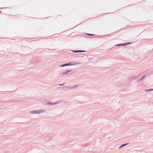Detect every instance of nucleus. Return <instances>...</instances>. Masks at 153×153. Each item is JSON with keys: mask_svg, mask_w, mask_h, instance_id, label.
<instances>
[{"mask_svg": "<svg viewBox=\"0 0 153 153\" xmlns=\"http://www.w3.org/2000/svg\"><path fill=\"white\" fill-rule=\"evenodd\" d=\"M153 91V88H151L149 89H146L145 90V91L147 92H149V91Z\"/></svg>", "mask_w": 153, "mask_h": 153, "instance_id": "nucleus-10", "label": "nucleus"}, {"mask_svg": "<svg viewBox=\"0 0 153 153\" xmlns=\"http://www.w3.org/2000/svg\"><path fill=\"white\" fill-rule=\"evenodd\" d=\"M1 13V11H0V13Z\"/></svg>", "mask_w": 153, "mask_h": 153, "instance_id": "nucleus-15", "label": "nucleus"}, {"mask_svg": "<svg viewBox=\"0 0 153 153\" xmlns=\"http://www.w3.org/2000/svg\"><path fill=\"white\" fill-rule=\"evenodd\" d=\"M6 153H11L9 151H6Z\"/></svg>", "mask_w": 153, "mask_h": 153, "instance_id": "nucleus-11", "label": "nucleus"}, {"mask_svg": "<svg viewBox=\"0 0 153 153\" xmlns=\"http://www.w3.org/2000/svg\"><path fill=\"white\" fill-rule=\"evenodd\" d=\"M46 110L45 109H42L38 110V114H40L45 112Z\"/></svg>", "mask_w": 153, "mask_h": 153, "instance_id": "nucleus-2", "label": "nucleus"}, {"mask_svg": "<svg viewBox=\"0 0 153 153\" xmlns=\"http://www.w3.org/2000/svg\"><path fill=\"white\" fill-rule=\"evenodd\" d=\"M129 144L128 143H126L123 144H122L120 146H119L118 148V149H120L121 148H123V147L126 146L127 145H128Z\"/></svg>", "mask_w": 153, "mask_h": 153, "instance_id": "nucleus-4", "label": "nucleus"}, {"mask_svg": "<svg viewBox=\"0 0 153 153\" xmlns=\"http://www.w3.org/2000/svg\"><path fill=\"white\" fill-rule=\"evenodd\" d=\"M65 83H63V84H59V85L60 86L62 85H64Z\"/></svg>", "mask_w": 153, "mask_h": 153, "instance_id": "nucleus-14", "label": "nucleus"}, {"mask_svg": "<svg viewBox=\"0 0 153 153\" xmlns=\"http://www.w3.org/2000/svg\"><path fill=\"white\" fill-rule=\"evenodd\" d=\"M146 76L144 75L141 77L138 78L137 79V81L138 82H139L140 81L142 80L144 78L146 77Z\"/></svg>", "mask_w": 153, "mask_h": 153, "instance_id": "nucleus-5", "label": "nucleus"}, {"mask_svg": "<svg viewBox=\"0 0 153 153\" xmlns=\"http://www.w3.org/2000/svg\"><path fill=\"white\" fill-rule=\"evenodd\" d=\"M78 85H75L72 87H71V89H73L74 88H76L78 87Z\"/></svg>", "mask_w": 153, "mask_h": 153, "instance_id": "nucleus-9", "label": "nucleus"}, {"mask_svg": "<svg viewBox=\"0 0 153 153\" xmlns=\"http://www.w3.org/2000/svg\"><path fill=\"white\" fill-rule=\"evenodd\" d=\"M126 45V44H119V45H117V46H119V45Z\"/></svg>", "mask_w": 153, "mask_h": 153, "instance_id": "nucleus-12", "label": "nucleus"}, {"mask_svg": "<svg viewBox=\"0 0 153 153\" xmlns=\"http://www.w3.org/2000/svg\"><path fill=\"white\" fill-rule=\"evenodd\" d=\"M85 52V51H81V50H78V51H73L75 53H79V52Z\"/></svg>", "mask_w": 153, "mask_h": 153, "instance_id": "nucleus-8", "label": "nucleus"}, {"mask_svg": "<svg viewBox=\"0 0 153 153\" xmlns=\"http://www.w3.org/2000/svg\"><path fill=\"white\" fill-rule=\"evenodd\" d=\"M76 63L75 62H69L68 63L64 64L63 65H60V67H64L65 66H69V65H75L76 64Z\"/></svg>", "mask_w": 153, "mask_h": 153, "instance_id": "nucleus-1", "label": "nucleus"}, {"mask_svg": "<svg viewBox=\"0 0 153 153\" xmlns=\"http://www.w3.org/2000/svg\"><path fill=\"white\" fill-rule=\"evenodd\" d=\"M59 103V102H57L55 103H52L51 102H48L46 103V104L48 105H56L57 104H58Z\"/></svg>", "mask_w": 153, "mask_h": 153, "instance_id": "nucleus-3", "label": "nucleus"}, {"mask_svg": "<svg viewBox=\"0 0 153 153\" xmlns=\"http://www.w3.org/2000/svg\"><path fill=\"white\" fill-rule=\"evenodd\" d=\"M71 71V70H68V71H66L65 72H63V73H62V74H66L68 73H69V72H70V71Z\"/></svg>", "mask_w": 153, "mask_h": 153, "instance_id": "nucleus-7", "label": "nucleus"}, {"mask_svg": "<svg viewBox=\"0 0 153 153\" xmlns=\"http://www.w3.org/2000/svg\"><path fill=\"white\" fill-rule=\"evenodd\" d=\"M30 113L32 114H38V110L32 111Z\"/></svg>", "mask_w": 153, "mask_h": 153, "instance_id": "nucleus-6", "label": "nucleus"}, {"mask_svg": "<svg viewBox=\"0 0 153 153\" xmlns=\"http://www.w3.org/2000/svg\"><path fill=\"white\" fill-rule=\"evenodd\" d=\"M87 34L90 35V36H93L94 35V34Z\"/></svg>", "mask_w": 153, "mask_h": 153, "instance_id": "nucleus-13", "label": "nucleus"}]
</instances>
